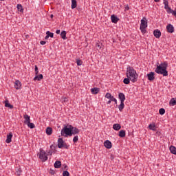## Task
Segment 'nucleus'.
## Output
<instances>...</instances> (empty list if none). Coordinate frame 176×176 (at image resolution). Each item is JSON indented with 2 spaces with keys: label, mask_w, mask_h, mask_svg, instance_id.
I'll return each instance as SVG.
<instances>
[{
  "label": "nucleus",
  "mask_w": 176,
  "mask_h": 176,
  "mask_svg": "<svg viewBox=\"0 0 176 176\" xmlns=\"http://www.w3.org/2000/svg\"><path fill=\"white\" fill-rule=\"evenodd\" d=\"M23 118L25 119V121H24L25 124H27L28 123H30V122H31V118L30 116L25 114L23 116Z\"/></svg>",
  "instance_id": "obj_15"
},
{
  "label": "nucleus",
  "mask_w": 176,
  "mask_h": 176,
  "mask_svg": "<svg viewBox=\"0 0 176 176\" xmlns=\"http://www.w3.org/2000/svg\"><path fill=\"white\" fill-rule=\"evenodd\" d=\"M125 9H126V10H129L130 9V8L129 7V6H126L125 7Z\"/></svg>",
  "instance_id": "obj_54"
},
{
  "label": "nucleus",
  "mask_w": 176,
  "mask_h": 176,
  "mask_svg": "<svg viewBox=\"0 0 176 176\" xmlns=\"http://www.w3.org/2000/svg\"><path fill=\"white\" fill-rule=\"evenodd\" d=\"M111 21L114 23V24H116V23L119 21V18H118V16L115 15H111Z\"/></svg>",
  "instance_id": "obj_18"
},
{
  "label": "nucleus",
  "mask_w": 176,
  "mask_h": 176,
  "mask_svg": "<svg viewBox=\"0 0 176 176\" xmlns=\"http://www.w3.org/2000/svg\"><path fill=\"white\" fill-rule=\"evenodd\" d=\"M169 104H171L172 105H176V98H173L170 100V102H169Z\"/></svg>",
  "instance_id": "obj_33"
},
{
  "label": "nucleus",
  "mask_w": 176,
  "mask_h": 176,
  "mask_svg": "<svg viewBox=\"0 0 176 176\" xmlns=\"http://www.w3.org/2000/svg\"><path fill=\"white\" fill-rule=\"evenodd\" d=\"M104 146H105V148H107V149H111V148H112V142H111V141L109 140H106L104 142Z\"/></svg>",
  "instance_id": "obj_9"
},
{
  "label": "nucleus",
  "mask_w": 176,
  "mask_h": 176,
  "mask_svg": "<svg viewBox=\"0 0 176 176\" xmlns=\"http://www.w3.org/2000/svg\"><path fill=\"white\" fill-rule=\"evenodd\" d=\"M159 113L160 115H164V113H166V110L164 108H161L159 110Z\"/></svg>",
  "instance_id": "obj_36"
},
{
  "label": "nucleus",
  "mask_w": 176,
  "mask_h": 176,
  "mask_svg": "<svg viewBox=\"0 0 176 176\" xmlns=\"http://www.w3.org/2000/svg\"><path fill=\"white\" fill-rule=\"evenodd\" d=\"M110 159L111 160H113L115 159V155H113V154H111Z\"/></svg>",
  "instance_id": "obj_49"
},
{
  "label": "nucleus",
  "mask_w": 176,
  "mask_h": 176,
  "mask_svg": "<svg viewBox=\"0 0 176 176\" xmlns=\"http://www.w3.org/2000/svg\"><path fill=\"white\" fill-rule=\"evenodd\" d=\"M39 159L41 162H46L48 159L47 154L43 151V149L40 148Z\"/></svg>",
  "instance_id": "obj_6"
},
{
  "label": "nucleus",
  "mask_w": 176,
  "mask_h": 176,
  "mask_svg": "<svg viewBox=\"0 0 176 176\" xmlns=\"http://www.w3.org/2000/svg\"><path fill=\"white\" fill-rule=\"evenodd\" d=\"M1 1H3V0H1Z\"/></svg>",
  "instance_id": "obj_60"
},
{
  "label": "nucleus",
  "mask_w": 176,
  "mask_h": 176,
  "mask_svg": "<svg viewBox=\"0 0 176 176\" xmlns=\"http://www.w3.org/2000/svg\"><path fill=\"white\" fill-rule=\"evenodd\" d=\"M46 35H47L49 38H54V34L53 32H50V31H47Z\"/></svg>",
  "instance_id": "obj_30"
},
{
  "label": "nucleus",
  "mask_w": 176,
  "mask_h": 176,
  "mask_svg": "<svg viewBox=\"0 0 176 176\" xmlns=\"http://www.w3.org/2000/svg\"><path fill=\"white\" fill-rule=\"evenodd\" d=\"M163 1H164V4L168 3V0H163Z\"/></svg>",
  "instance_id": "obj_52"
},
{
  "label": "nucleus",
  "mask_w": 176,
  "mask_h": 176,
  "mask_svg": "<svg viewBox=\"0 0 176 176\" xmlns=\"http://www.w3.org/2000/svg\"><path fill=\"white\" fill-rule=\"evenodd\" d=\"M76 63H77V65H82V60H80V59H78L77 60H76Z\"/></svg>",
  "instance_id": "obj_41"
},
{
  "label": "nucleus",
  "mask_w": 176,
  "mask_h": 176,
  "mask_svg": "<svg viewBox=\"0 0 176 176\" xmlns=\"http://www.w3.org/2000/svg\"><path fill=\"white\" fill-rule=\"evenodd\" d=\"M99 92H100V88L94 87L91 89V93L92 94H98Z\"/></svg>",
  "instance_id": "obj_17"
},
{
  "label": "nucleus",
  "mask_w": 176,
  "mask_h": 176,
  "mask_svg": "<svg viewBox=\"0 0 176 176\" xmlns=\"http://www.w3.org/2000/svg\"><path fill=\"white\" fill-rule=\"evenodd\" d=\"M62 100H63V102H68V98H67V97L63 98Z\"/></svg>",
  "instance_id": "obj_46"
},
{
  "label": "nucleus",
  "mask_w": 176,
  "mask_h": 176,
  "mask_svg": "<svg viewBox=\"0 0 176 176\" xmlns=\"http://www.w3.org/2000/svg\"><path fill=\"white\" fill-rule=\"evenodd\" d=\"M96 47L97 48V50L101 49V47H102V43H96Z\"/></svg>",
  "instance_id": "obj_35"
},
{
  "label": "nucleus",
  "mask_w": 176,
  "mask_h": 176,
  "mask_svg": "<svg viewBox=\"0 0 176 176\" xmlns=\"http://www.w3.org/2000/svg\"><path fill=\"white\" fill-rule=\"evenodd\" d=\"M70 127L72 135H75L76 134H79V133H80V130H79V129L74 127L72 125H71Z\"/></svg>",
  "instance_id": "obj_7"
},
{
  "label": "nucleus",
  "mask_w": 176,
  "mask_h": 176,
  "mask_svg": "<svg viewBox=\"0 0 176 176\" xmlns=\"http://www.w3.org/2000/svg\"><path fill=\"white\" fill-rule=\"evenodd\" d=\"M34 71H35L36 75H38V74H39V70L38 69V66H36V65L34 66Z\"/></svg>",
  "instance_id": "obj_38"
},
{
  "label": "nucleus",
  "mask_w": 176,
  "mask_h": 176,
  "mask_svg": "<svg viewBox=\"0 0 176 176\" xmlns=\"http://www.w3.org/2000/svg\"><path fill=\"white\" fill-rule=\"evenodd\" d=\"M40 44H41V45H46V41H41L40 42Z\"/></svg>",
  "instance_id": "obj_51"
},
{
  "label": "nucleus",
  "mask_w": 176,
  "mask_h": 176,
  "mask_svg": "<svg viewBox=\"0 0 176 176\" xmlns=\"http://www.w3.org/2000/svg\"><path fill=\"white\" fill-rule=\"evenodd\" d=\"M78 6L76 0H72V9H75Z\"/></svg>",
  "instance_id": "obj_28"
},
{
  "label": "nucleus",
  "mask_w": 176,
  "mask_h": 176,
  "mask_svg": "<svg viewBox=\"0 0 176 176\" xmlns=\"http://www.w3.org/2000/svg\"><path fill=\"white\" fill-rule=\"evenodd\" d=\"M14 87L16 90H20L21 89V82L19 80L15 81Z\"/></svg>",
  "instance_id": "obj_13"
},
{
  "label": "nucleus",
  "mask_w": 176,
  "mask_h": 176,
  "mask_svg": "<svg viewBox=\"0 0 176 176\" xmlns=\"http://www.w3.org/2000/svg\"><path fill=\"white\" fill-rule=\"evenodd\" d=\"M166 30L168 32H169L170 34H173V32H174V26H173V25L171 24H168L166 26Z\"/></svg>",
  "instance_id": "obj_12"
},
{
  "label": "nucleus",
  "mask_w": 176,
  "mask_h": 176,
  "mask_svg": "<svg viewBox=\"0 0 176 176\" xmlns=\"http://www.w3.org/2000/svg\"><path fill=\"white\" fill-rule=\"evenodd\" d=\"M167 12H168V13H172V14H173L175 10H173L171 9V8H168Z\"/></svg>",
  "instance_id": "obj_42"
},
{
  "label": "nucleus",
  "mask_w": 176,
  "mask_h": 176,
  "mask_svg": "<svg viewBox=\"0 0 176 176\" xmlns=\"http://www.w3.org/2000/svg\"><path fill=\"white\" fill-rule=\"evenodd\" d=\"M56 34H60V30H57L56 31Z\"/></svg>",
  "instance_id": "obj_55"
},
{
  "label": "nucleus",
  "mask_w": 176,
  "mask_h": 176,
  "mask_svg": "<svg viewBox=\"0 0 176 176\" xmlns=\"http://www.w3.org/2000/svg\"><path fill=\"white\" fill-rule=\"evenodd\" d=\"M164 8L165 9H169L170 8V7L168 6V3H165V4H164Z\"/></svg>",
  "instance_id": "obj_45"
},
{
  "label": "nucleus",
  "mask_w": 176,
  "mask_h": 176,
  "mask_svg": "<svg viewBox=\"0 0 176 176\" xmlns=\"http://www.w3.org/2000/svg\"><path fill=\"white\" fill-rule=\"evenodd\" d=\"M45 40L49 39V36H48L47 34L46 36L45 37Z\"/></svg>",
  "instance_id": "obj_56"
},
{
  "label": "nucleus",
  "mask_w": 176,
  "mask_h": 176,
  "mask_svg": "<svg viewBox=\"0 0 176 176\" xmlns=\"http://www.w3.org/2000/svg\"><path fill=\"white\" fill-rule=\"evenodd\" d=\"M50 148L52 151H55L56 150V148H57V146L54 145V144H52L50 146Z\"/></svg>",
  "instance_id": "obj_43"
},
{
  "label": "nucleus",
  "mask_w": 176,
  "mask_h": 176,
  "mask_svg": "<svg viewBox=\"0 0 176 176\" xmlns=\"http://www.w3.org/2000/svg\"><path fill=\"white\" fill-rule=\"evenodd\" d=\"M118 98L120 100V102H124V100H126V96H124V94L120 93L118 94Z\"/></svg>",
  "instance_id": "obj_14"
},
{
  "label": "nucleus",
  "mask_w": 176,
  "mask_h": 176,
  "mask_svg": "<svg viewBox=\"0 0 176 176\" xmlns=\"http://www.w3.org/2000/svg\"><path fill=\"white\" fill-rule=\"evenodd\" d=\"M27 125L28 127H30V129H35V124L31 122H28Z\"/></svg>",
  "instance_id": "obj_31"
},
{
  "label": "nucleus",
  "mask_w": 176,
  "mask_h": 176,
  "mask_svg": "<svg viewBox=\"0 0 176 176\" xmlns=\"http://www.w3.org/2000/svg\"><path fill=\"white\" fill-rule=\"evenodd\" d=\"M111 101H113L115 104H118V100L113 96L111 98Z\"/></svg>",
  "instance_id": "obj_44"
},
{
  "label": "nucleus",
  "mask_w": 176,
  "mask_h": 176,
  "mask_svg": "<svg viewBox=\"0 0 176 176\" xmlns=\"http://www.w3.org/2000/svg\"><path fill=\"white\" fill-rule=\"evenodd\" d=\"M153 35L155 38H160V36H162V32L157 29L153 31Z\"/></svg>",
  "instance_id": "obj_10"
},
{
  "label": "nucleus",
  "mask_w": 176,
  "mask_h": 176,
  "mask_svg": "<svg viewBox=\"0 0 176 176\" xmlns=\"http://www.w3.org/2000/svg\"><path fill=\"white\" fill-rule=\"evenodd\" d=\"M167 67H168V64H167V62H164L157 66V68L155 69V72L157 74H159V75H163V76H168Z\"/></svg>",
  "instance_id": "obj_2"
},
{
  "label": "nucleus",
  "mask_w": 176,
  "mask_h": 176,
  "mask_svg": "<svg viewBox=\"0 0 176 176\" xmlns=\"http://www.w3.org/2000/svg\"><path fill=\"white\" fill-rule=\"evenodd\" d=\"M67 167H68V166H67V164H63L62 166V170H66Z\"/></svg>",
  "instance_id": "obj_47"
},
{
  "label": "nucleus",
  "mask_w": 176,
  "mask_h": 176,
  "mask_svg": "<svg viewBox=\"0 0 176 176\" xmlns=\"http://www.w3.org/2000/svg\"><path fill=\"white\" fill-rule=\"evenodd\" d=\"M173 16H175V17H176V8H175V11L173 12Z\"/></svg>",
  "instance_id": "obj_53"
},
{
  "label": "nucleus",
  "mask_w": 176,
  "mask_h": 176,
  "mask_svg": "<svg viewBox=\"0 0 176 176\" xmlns=\"http://www.w3.org/2000/svg\"><path fill=\"white\" fill-rule=\"evenodd\" d=\"M62 137H72V133H71V125H64V127L60 131Z\"/></svg>",
  "instance_id": "obj_3"
},
{
  "label": "nucleus",
  "mask_w": 176,
  "mask_h": 176,
  "mask_svg": "<svg viewBox=\"0 0 176 176\" xmlns=\"http://www.w3.org/2000/svg\"><path fill=\"white\" fill-rule=\"evenodd\" d=\"M126 76L130 78V80L132 81L133 83H135L137 79H138L137 72L131 66H128L126 68Z\"/></svg>",
  "instance_id": "obj_1"
},
{
  "label": "nucleus",
  "mask_w": 176,
  "mask_h": 176,
  "mask_svg": "<svg viewBox=\"0 0 176 176\" xmlns=\"http://www.w3.org/2000/svg\"><path fill=\"white\" fill-rule=\"evenodd\" d=\"M124 109V102H120V104L118 106V109L120 112H122Z\"/></svg>",
  "instance_id": "obj_24"
},
{
  "label": "nucleus",
  "mask_w": 176,
  "mask_h": 176,
  "mask_svg": "<svg viewBox=\"0 0 176 176\" xmlns=\"http://www.w3.org/2000/svg\"><path fill=\"white\" fill-rule=\"evenodd\" d=\"M16 175H18V176H20V175H21V168H18L17 170H16Z\"/></svg>",
  "instance_id": "obj_39"
},
{
  "label": "nucleus",
  "mask_w": 176,
  "mask_h": 176,
  "mask_svg": "<svg viewBox=\"0 0 176 176\" xmlns=\"http://www.w3.org/2000/svg\"><path fill=\"white\" fill-rule=\"evenodd\" d=\"M118 135L121 138H124V137H126V131L124 130L120 131Z\"/></svg>",
  "instance_id": "obj_20"
},
{
  "label": "nucleus",
  "mask_w": 176,
  "mask_h": 176,
  "mask_svg": "<svg viewBox=\"0 0 176 176\" xmlns=\"http://www.w3.org/2000/svg\"><path fill=\"white\" fill-rule=\"evenodd\" d=\"M79 141V137L78 135L74 136L73 138V142L76 143Z\"/></svg>",
  "instance_id": "obj_37"
},
{
  "label": "nucleus",
  "mask_w": 176,
  "mask_h": 176,
  "mask_svg": "<svg viewBox=\"0 0 176 176\" xmlns=\"http://www.w3.org/2000/svg\"><path fill=\"white\" fill-rule=\"evenodd\" d=\"M13 137V133L10 132L8 135H7V139L6 140V144H10L12 142V138Z\"/></svg>",
  "instance_id": "obj_11"
},
{
  "label": "nucleus",
  "mask_w": 176,
  "mask_h": 176,
  "mask_svg": "<svg viewBox=\"0 0 176 176\" xmlns=\"http://www.w3.org/2000/svg\"><path fill=\"white\" fill-rule=\"evenodd\" d=\"M123 82L124 85H129L130 83V78L127 77L126 78H124Z\"/></svg>",
  "instance_id": "obj_34"
},
{
  "label": "nucleus",
  "mask_w": 176,
  "mask_h": 176,
  "mask_svg": "<svg viewBox=\"0 0 176 176\" xmlns=\"http://www.w3.org/2000/svg\"><path fill=\"white\" fill-rule=\"evenodd\" d=\"M155 1V2H160V0H154Z\"/></svg>",
  "instance_id": "obj_58"
},
{
  "label": "nucleus",
  "mask_w": 176,
  "mask_h": 176,
  "mask_svg": "<svg viewBox=\"0 0 176 176\" xmlns=\"http://www.w3.org/2000/svg\"><path fill=\"white\" fill-rule=\"evenodd\" d=\"M60 36L62 39H67V32L65 30H63L60 32Z\"/></svg>",
  "instance_id": "obj_21"
},
{
  "label": "nucleus",
  "mask_w": 176,
  "mask_h": 176,
  "mask_svg": "<svg viewBox=\"0 0 176 176\" xmlns=\"http://www.w3.org/2000/svg\"><path fill=\"white\" fill-rule=\"evenodd\" d=\"M63 176H69V172H68L67 170L63 171Z\"/></svg>",
  "instance_id": "obj_40"
},
{
  "label": "nucleus",
  "mask_w": 176,
  "mask_h": 176,
  "mask_svg": "<svg viewBox=\"0 0 176 176\" xmlns=\"http://www.w3.org/2000/svg\"><path fill=\"white\" fill-rule=\"evenodd\" d=\"M53 16H54L53 14L50 15L51 19H53Z\"/></svg>",
  "instance_id": "obj_59"
},
{
  "label": "nucleus",
  "mask_w": 176,
  "mask_h": 176,
  "mask_svg": "<svg viewBox=\"0 0 176 176\" xmlns=\"http://www.w3.org/2000/svg\"><path fill=\"white\" fill-rule=\"evenodd\" d=\"M113 130H116V131H119V130L122 129V125H120V124H114L113 125Z\"/></svg>",
  "instance_id": "obj_16"
},
{
  "label": "nucleus",
  "mask_w": 176,
  "mask_h": 176,
  "mask_svg": "<svg viewBox=\"0 0 176 176\" xmlns=\"http://www.w3.org/2000/svg\"><path fill=\"white\" fill-rule=\"evenodd\" d=\"M54 170H53L52 169L50 170V174H51L52 175H54Z\"/></svg>",
  "instance_id": "obj_48"
},
{
  "label": "nucleus",
  "mask_w": 176,
  "mask_h": 176,
  "mask_svg": "<svg viewBox=\"0 0 176 176\" xmlns=\"http://www.w3.org/2000/svg\"><path fill=\"white\" fill-rule=\"evenodd\" d=\"M148 129L153 131H156V125H155V124H150L148 125Z\"/></svg>",
  "instance_id": "obj_26"
},
{
  "label": "nucleus",
  "mask_w": 176,
  "mask_h": 176,
  "mask_svg": "<svg viewBox=\"0 0 176 176\" xmlns=\"http://www.w3.org/2000/svg\"><path fill=\"white\" fill-rule=\"evenodd\" d=\"M46 134H47V135H52V134H53V129H52V127L48 126L46 129Z\"/></svg>",
  "instance_id": "obj_19"
},
{
  "label": "nucleus",
  "mask_w": 176,
  "mask_h": 176,
  "mask_svg": "<svg viewBox=\"0 0 176 176\" xmlns=\"http://www.w3.org/2000/svg\"><path fill=\"white\" fill-rule=\"evenodd\" d=\"M16 8L19 12H21V13H23V12L24 11V9H23V6H21V4H17Z\"/></svg>",
  "instance_id": "obj_29"
},
{
  "label": "nucleus",
  "mask_w": 176,
  "mask_h": 176,
  "mask_svg": "<svg viewBox=\"0 0 176 176\" xmlns=\"http://www.w3.org/2000/svg\"><path fill=\"white\" fill-rule=\"evenodd\" d=\"M111 102H112V100H111V99H109V100L107 101V104H111Z\"/></svg>",
  "instance_id": "obj_57"
},
{
  "label": "nucleus",
  "mask_w": 176,
  "mask_h": 176,
  "mask_svg": "<svg viewBox=\"0 0 176 176\" xmlns=\"http://www.w3.org/2000/svg\"><path fill=\"white\" fill-rule=\"evenodd\" d=\"M105 98H108L109 100H111L113 96H112V94L111 93L108 92L105 95Z\"/></svg>",
  "instance_id": "obj_32"
},
{
  "label": "nucleus",
  "mask_w": 176,
  "mask_h": 176,
  "mask_svg": "<svg viewBox=\"0 0 176 176\" xmlns=\"http://www.w3.org/2000/svg\"><path fill=\"white\" fill-rule=\"evenodd\" d=\"M55 168H60L61 167V161H56L54 164Z\"/></svg>",
  "instance_id": "obj_23"
},
{
  "label": "nucleus",
  "mask_w": 176,
  "mask_h": 176,
  "mask_svg": "<svg viewBox=\"0 0 176 176\" xmlns=\"http://www.w3.org/2000/svg\"><path fill=\"white\" fill-rule=\"evenodd\" d=\"M170 153H173V155H176V148L174 146H170L169 147Z\"/></svg>",
  "instance_id": "obj_25"
},
{
  "label": "nucleus",
  "mask_w": 176,
  "mask_h": 176,
  "mask_svg": "<svg viewBox=\"0 0 176 176\" xmlns=\"http://www.w3.org/2000/svg\"><path fill=\"white\" fill-rule=\"evenodd\" d=\"M148 28V20L146 17H143L141 20L140 30L142 34H145L146 32V28Z\"/></svg>",
  "instance_id": "obj_4"
},
{
  "label": "nucleus",
  "mask_w": 176,
  "mask_h": 176,
  "mask_svg": "<svg viewBox=\"0 0 176 176\" xmlns=\"http://www.w3.org/2000/svg\"><path fill=\"white\" fill-rule=\"evenodd\" d=\"M148 80L152 82V80H155V72H151L147 74Z\"/></svg>",
  "instance_id": "obj_8"
},
{
  "label": "nucleus",
  "mask_w": 176,
  "mask_h": 176,
  "mask_svg": "<svg viewBox=\"0 0 176 176\" xmlns=\"http://www.w3.org/2000/svg\"><path fill=\"white\" fill-rule=\"evenodd\" d=\"M5 107L10 108V109H13V105L10 104L8 100L5 101Z\"/></svg>",
  "instance_id": "obj_27"
},
{
  "label": "nucleus",
  "mask_w": 176,
  "mask_h": 176,
  "mask_svg": "<svg viewBox=\"0 0 176 176\" xmlns=\"http://www.w3.org/2000/svg\"><path fill=\"white\" fill-rule=\"evenodd\" d=\"M42 79H43V75L42 74H39L36 75V76L34 78V80H42Z\"/></svg>",
  "instance_id": "obj_22"
},
{
  "label": "nucleus",
  "mask_w": 176,
  "mask_h": 176,
  "mask_svg": "<svg viewBox=\"0 0 176 176\" xmlns=\"http://www.w3.org/2000/svg\"><path fill=\"white\" fill-rule=\"evenodd\" d=\"M58 148L61 149L62 148H65V149H68L69 148V145H67V143H65L63 138H58Z\"/></svg>",
  "instance_id": "obj_5"
},
{
  "label": "nucleus",
  "mask_w": 176,
  "mask_h": 176,
  "mask_svg": "<svg viewBox=\"0 0 176 176\" xmlns=\"http://www.w3.org/2000/svg\"><path fill=\"white\" fill-rule=\"evenodd\" d=\"M47 154L48 155H53V151H49L48 152H47Z\"/></svg>",
  "instance_id": "obj_50"
}]
</instances>
